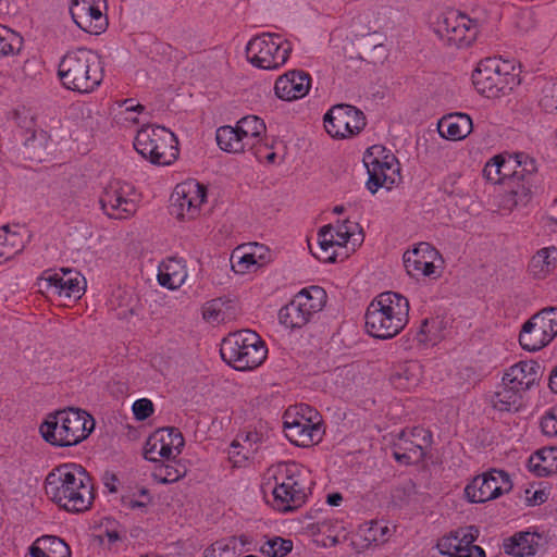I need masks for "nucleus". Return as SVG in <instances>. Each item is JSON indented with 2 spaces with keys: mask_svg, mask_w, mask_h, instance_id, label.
Listing matches in <instances>:
<instances>
[{
  "mask_svg": "<svg viewBox=\"0 0 557 557\" xmlns=\"http://www.w3.org/2000/svg\"><path fill=\"white\" fill-rule=\"evenodd\" d=\"M47 497L69 512H84L94 503L92 484L86 471L74 463L58 466L45 480Z\"/></svg>",
  "mask_w": 557,
  "mask_h": 557,
  "instance_id": "f257e3e1",
  "label": "nucleus"
},
{
  "mask_svg": "<svg viewBox=\"0 0 557 557\" xmlns=\"http://www.w3.org/2000/svg\"><path fill=\"white\" fill-rule=\"evenodd\" d=\"M367 332L381 339L396 336L408 323L409 301L395 292L377 295L366 311Z\"/></svg>",
  "mask_w": 557,
  "mask_h": 557,
  "instance_id": "f03ea898",
  "label": "nucleus"
},
{
  "mask_svg": "<svg viewBox=\"0 0 557 557\" xmlns=\"http://www.w3.org/2000/svg\"><path fill=\"white\" fill-rule=\"evenodd\" d=\"M58 74L66 89L81 94L94 91L103 79L99 57L85 48L67 52L59 64Z\"/></svg>",
  "mask_w": 557,
  "mask_h": 557,
  "instance_id": "7ed1b4c3",
  "label": "nucleus"
},
{
  "mask_svg": "<svg viewBox=\"0 0 557 557\" xmlns=\"http://www.w3.org/2000/svg\"><path fill=\"white\" fill-rule=\"evenodd\" d=\"M267 485L271 484L273 507L283 512L299 508L307 498L306 470L296 462H285L269 469Z\"/></svg>",
  "mask_w": 557,
  "mask_h": 557,
  "instance_id": "20e7f679",
  "label": "nucleus"
},
{
  "mask_svg": "<svg viewBox=\"0 0 557 557\" xmlns=\"http://www.w3.org/2000/svg\"><path fill=\"white\" fill-rule=\"evenodd\" d=\"M95 420L84 410L64 409L49 414L40 425L42 437L55 446H74L94 430Z\"/></svg>",
  "mask_w": 557,
  "mask_h": 557,
  "instance_id": "39448f33",
  "label": "nucleus"
},
{
  "mask_svg": "<svg viewBox=\"0 0 557 557\" xmlns=\"http://www.w3.org/2000/svg\"><path fill=\"white\" fill-rule=\"evenodd\" d=\"M220 354L234 369L246 371L259 367L264 361L268 349L256 332L242 330L222 341Z\"/></svg>",
  "mask_w": 557,
  "mask_h": 557,
  "instance_id": "423d86ee",
  "label": "nucleus"
},
{
  "mask_svg": "<svg viewBox=\"0 0 557 557\" xmlns=\"http://www.w3.org/2000/svg\"><path fill=\"white\" fill-rule=\"evenodd\" d=\"M134 147L152 164L170 165L178 157L175 135L162 126H145L137 132Z\"/></svg>",
  "mask_w": 557,
  "mask_h": 557,
  "instance_id": "0eeeda50",
  "label": "nucleus"
},
{
  "mask_svg": "<svg viewBox=\"0 0 557 557\" xmlns=\"http://www.w3.org/2000/svg\"><path fill=\"white\" fill-rule=\"evenodd\" d=\"M292 44L275 33H263L249 40L246 54L249 62L262 70H277L286 63Z\"/></svg>",
  "mask_w": 557,
  "mask_h": 557,
  "instance_id": "6e6552de",
  "label": "nucleus"
},
{
  "mask_svg": "<svg viewBox=\"0 0 557 557\" xmlns=\"http://www.w3.org/2000/svg\"><path fill=\"white\" fill-rule=\"evenodd\" d=\"M318 413L309 406L289 408L284 413L286 437L295 445L308 447L321 441L323 430L320 421H314Z\"/></svg>",
  "mask_w": 557,
  "mask_h": 557,
  "instance_id": "1a4fd4ad",
  "label": "nucleus"
},
{
  "mask_svg": "<svg viewBox=\"0 0 557 557\" xmlns=\"http://www.w3.org/2000/svg\"><path fill=\"white\" fill-rule=\"evenodd\" d=\"M325 292L319 286L300 290L278 313L280 322L288 329L305 326L312 315L322 310Z\"/></svg>",
  "mask_w": 557,
  "mask_h": 557,
  "instance_id": "9d476101",
  "label": "nucleus"
},
{
  "mask_svg": "<svg viewBox=\"0 0 557 557\" xmlns=\"http://www.w3.org/2000/svg\"><path fill=\"white\" fill-rule=\"evenodd\" d=\"M509 67V63L496 59L481 61L472 74L475 89L488 98L511 90L516 84V75L508 71Z\"/></svg>",
  "mask_w": 557,
  "mask_h": 557,
  "instance_id": "9b49d317",
  "label": "nucleus"
},
{
  "mask_svg": "<svg viewBox=\"0 0 557 557\" xmlns=\"http://www.w3.org/2000/svg\"><path fill=\"white\" fill-rule=\"evenodd\" d=\"M363 163L369 174L367 187L372 194H375L380 187L391 189L400 180L397 159L391 153H385V148L380 145L367 150Z\"/></svg>",
  "mask_w": 557,
  "mask_h": 557,
  "instance_id": "f8f14e48",
  "label": "nucleus"
},
{
  "mask_svg": "<svg viewBox=\"0 0 557 557\" xmlns=\"http://www.w3.org/2000/svg\"><path fill=\"white\" fill-rule=\"evenodd\" d=\"M557 335V308H544L528 320L520 332L519 343L529 351L545 347Z\"/></svg>",
  "mask_w": 557,
  "mask_h": 557,
  "instance_id": "ddd939ff",
  "label": "nucleus"
},
{
  "mask_svg": "<svg viewBox=\"0 0 557 557\" xmlns=\"http://www.w3.org/2000/svg\"><path fill=\"white\" fill-rule=\"evenodd\" d=\"M434 32L446 45L462 48L476 38L478 25L466 14L448 11L437 17Z\"/></svg>",
  "mask_w": 557,
  "mask_h": 557,
  "instance_id": "4468645a",
  "label": "nucleus"
},
{
  "mask_svg": "<svg viewBox=\"0 0 557 557\" xmlns=\"http://www.w3.org/2000/svg\"><path fill=\"white\" fill-rule=\"evenodd\" d=\"M100 206L111 219H127L137 210L135 187L126 182H110L100 196Z\"/></svg>",
  "mask_w": 557,
  "mask_h": 557,
  "instance_id": "2eb2a0df",
  "label": "nucleus"
},
{
  "mask_svg": "<svg viewBox=\"0 0 557 557\" xmlns=\"http://www.w3.org/2000/svg\"><path fill=\"white\" fill-rule=\"evenodd\" d=\"M366 124L363 112L349 104L333 106L324 115V127L334 138H348L357 135Z\"/></svg>",
  "mask_w": 557,
  "mask_h": 557,
  "instance_id": "dca6fc26",
  "label": "nucleus"
},
{
  "mask_svg": "<svg viewBox=\"0 0 557 557\" xmlns=\"http://www.w3.org/2000/svg\"><path fill=\"white\" fill-rule=\"evenodd\" d=\"M512 487L509 475L500 470H492L475 476L465 488L471 503H485L495 499Z\"/></svg>",
  "mask_w": 557,
  "mask_h": 557,
  "instance_id": "f3484780",
  "label": "nucleus"
},
{
  "mask_svg": "<svg viewBox=\"0 0 557 557\" xmlns=\"http://www.w3.org/2000/svg\"><path fill=\"white\" fill-rule=\"evenodd\" d=\"M207 197L206 187L196 181H186L176 185L171 197L172 213L178 219L191 220L198 216Z\"/></svg>",
  "mask_w": 557,
  "mask_h": 557,
  "instance_id": "a211bd4d",
  "label": "nucleus"
},
{
  "mask_svg": "<svg viewBox=\"0 0 557 557\" xmlns=\"http://www.w3.org/2000/svg\"><path fill=\"white\" fill-rule=\"evenodd\" d=\"M106 0H72L70 12L75 24L86 33L98 35L104 32L108 21L103 14Z\"/></svg>",
  "mask_w": 557,
  "mask_h": 557,
  "instance_id": "6ab92c4d",
  "label": "nucleus"
},
{
  "mask_svg": "<svg viewBox=\"0 0 557 557\" xmlns=\"http://www.w3.org/2000/svg\"><path fill=\"white\" fill-rule=\"evenodd\" d=\"M478 535L479 530L475 527L459 529L442 537L437 548L443 557H485L483 548L473 544Z\"/></svg>",
  "mask_w": 557,
  "mask_h": 557,
  "instance_id": "aec40b11",
  "label": "nucleus"
},
{
  "mask_svg": "<svg viewBox=\"0 0 557 557\" xmlns=\"http://www.w3.org/2000/svg\"><path fill=\"white\" fill-rule=\"evenodd\" d=\"M437 262H442V257L440 252L428 243H420L412 250H408L404 253V264L410 276H438Z\"/></svg>",
  "mask_w": 557,
  "mask_h": 557,
  "instance_id": "412c9836",
  "label": "nucleus"
},
{
  "mask_svg": "<svg viewBox=\"0 0 557 557\" xmlns=\"http://www.w3.org/2000/svg\"><path fill=\"white\" fill-rule=\"evenodd\" d=\"M351 225L349 221H344L336 230L330 224L322 226L318 233L319 250L314 256L323 262H335L337 260L335 248H343L354 236Z\"/></svg>",
  "mask_w": 557,
  "mask_h": 557,
  "instance_id": "4be33fe9",
  "label": "nucleus"
},
{
  "mask_svg": "<svg viewBox=\"0 0 557 557\" xmlns=\"http://www.w3.org/2000/svg\"><path fill=\"white\" fill-rule=\"evenodd\" d=\"M61 274L52 273L42 277L41 287L59 296L79 298L85 278L70 269H61Z\"/></svg>",
  "mask_w": 557,
  "mask_h": 557,
  "instance_id": "5701e85b",
  "label": "nucleus"
},
{
  "mask_svg": "<svg viewBox=\"0 0 557 557\" xmlns=\"http://www.w3.org/2000/svg\"><path fill=\"white\" fill-rule=\"evenodd\" d=\"M310 86L311 78L308 73L293 70L276 79L274 91L280 99L292 101L305 97Z\"/></svg>",
  "mask_w": 557,
  "mask_h": 557,
  "instance_id": "b1692460",
  "label": "nucleus"
},
{
  "mask_svg": "<svg viewBox=\"0 0 557 557\" xmlns=\"http://www.w3.org/2000/svg\"><path fill=\"white\" fill-rule=\"evenodd\" d=\"M541 366L533 361H520L511 366L503 376L504 384H510L519 392L530 389L542 377Z\"/></svg>",
  "mask_w": 557,
  "mask_h": 557,
  "instance_id": "393cba45",
  "label": "nucleus"
},
{
  "mask_svg": "<svg viewBox=\"0 0 557 557\" xmlns=\"http://www.w3.org/2000/svg\"><path fill=\"white\" fill-rule=\"evenodd\" d=\"M422 377V366L418 361H405L393 368L389 382L399 391H411Z\"/></svg>",
  "mask_w": 557,
  "mask_h": 557,
  "instance_id": "a878e982",
  "label": "nucleus"
},
{
  "mask_svg": "<svg viewBox=\"0 0 557 557\" xmlns=\"http://www.w3.org/2000/svg\"><path fill=\"white\" fill-rule=\"evenodd\" d=\"M471 117L466 113H454L442 117L437 129L442 137L449 140H461L472 132Z\"/></svg>",
  "mask_w": 557,
  "mask_h": 557,
  "instance_id": "bb28decb",
  "label": "nucleus"
},
{
  "mask_svg": "<svg viewBox=\"0 0 557 557\" xmlns=\"http://www.w3.org/2000/svg\"><path fill=\"white\" fill-rule=\"evenodd\" d=\"M557 267V249L546 247L540 249L530 260L529 273L537 280L548 276Z\"/></svg>",
  "mask_w": 557,
  "mask_h": 557,
  "instance_id": "cd10ccee",
  "label": "nucleus"
},
{
  "mask_svg": "<svg viewBox=\"0 0 557 557\" xmlns=\"http://www.w3.org/2000/svg\"><path fill=\"white\" fill-rule=\"evenodd\" d=\"M235 315V302L222 298L212 299L203 306L202 317L212 324L230 321Z\"/></svg>",
  "mask_w": 557,
  "mask_h": 557,
  "instance_id": "c85d7f7f",
  "label": "nucleus"
},
{
  "mask_svg": "<svg viewBox=\"0 0 557 557\" xmlns=\"http://www.w3.org/2000/svg\"><path fill=\"white\" fill-rule=\"evenodd\" d=\"M257 434L248 433L237 436L228 448V459L234 467H242L256 453Z\"/></svg>",
  "mask_w": 557,
  "mask_h": 557,
  "instance_id": "c756f323",
  "label": "nucleus"
},
{
  "mask_svg": "<svg viewBox=\"0 0 557 557\" xmlns=\"http://www.w3.org/2000/svg\"><path fill=\"white\" fill-rule=\"evenodd\" d=\"M160 440L162 444L159 461L163 459L165 461L175 460L185 445L182 433L175 428H164L160 430Z\"/></svg>",
  "mask_w": 557,
  "mask_h": 557,
  "instance_id": "7c9ffc66",
  "label": "nucleus"
},
{
  "mask_svg": "<svg viewBox=\"0 0 557 557\" xmlns=\"http://www.w3.org/2000/svg\"><path fill=\"white\" fill-rule=\"evenodd\" d=\"M536 536L530 532L516 534L504 543L505 553L515 557L533 556L536 553Z\"/></svg>",
  "mask_w": 557,
  "mask_h": 557,
  "instance_id": "2f4dec72",
  "label": "nucleus"
},
{
  "mask_svg": "<svg viewBox=\"0 0 557 557\" xmlns=\"http://www.w3.org/2000/svg\"><path fill=\"white\" fill-rule=\"evenodd\" d=\"M216 143L219 147L227 152H242L246 147H251L252 143L244 141L237 127L221 126L216 131Z\"/></svg>",
  "mask_w": 557,
  "mask_h": 557,
  "instance_id": "473e14b6",
  "label": "nucleus"
},
{
  "mask_svg": "<svg viewBox=\"0 0 557 557\" xmlns=\"http://www.w3.org/2000/svg\"><path fill=\"white\" fill-rule=\"evenodd\" d=\"M24 248V237L9 228L2 226L0 228V264L12 259Z\"/></svg>",
  "mask_w": 557,
  "mask_h": 557,
  "instance_id": "72a5a7b5",
  "label": "nucleus"
},
{
  "mask_svg": "<svg viewBox=\"0 0 557 557\" xmlns=\"http://www.w3.org/2000/svg\"><path fill=\"white\" fill-rule=\"evenodd\" d=\"M530 469L539 476L557 472V447L544 448L529 460Z\"/></svg>",
  "mask_w": 557,
  "mask_h": 557,
  "instance_id": "f704fd0d",
  "label": "nucleus"
},
{
  "mask_svg": "<svg viewBox=\"0 0 557 557\" xmlns=\"http://www.w3.org/2000/svg\"><path fill=\"white\" fill-rule=\"evenodd\" d=\"M423 447L410 438L399 437V442L395 446L394 457L396 460L405 463H418L423 460L425 450Z\"/></svg>",
  "mask_w": 557,
  "mask_h": 557,
  "instance_id": "c9c22d12",
  "label": "nucleus"
},
{
  "mask_svg": "<svg viewBox=\"0 0 557 557\" xmlns=\"http://www.w3.org/2000/svg\"><path fill=\"white\" fill-rule=\"evenodd\" d=\"M521 392L510 384H504L492 397V405L499 411L517 410L520 406Z\"/></svg>",
  "mask_w": 557,
  "mask_h": 557,
  "instance_id": "e433bc0d",
  "label": "nucleus"
},
{
  "mask_svg": "<svg viewBox=\"0 0 557 557\" xmlns=\"http://www.w3.org/2000/svg\"><path fill=\"white\" fill-rule=\"evenodd\" d=\"M245 544L246 541L243 537L222 539L205 550V557H237Z\"/></svg>",
  "mask_w": 557,
  "mask_h": 557,
  "instance_id": "4c0bfd02",
  "label": "nucleus"
},
{
  "mask_svg": "<svg viewBox=\"0 0 557 557\" xmlns=\"http://www.w3.org/2000/svg\"><path fill=\"white\" fill-rule=\"evenodd\" d=\"M37 553L47 554L48 557H71L69 545L60 537L44 535L33 543Z\"/></svg>",
  "mask_w": 557,
  "mask_h": 557,
  "instance_id": "58836bf2",
  "label": "nucleus"
},
{
  "mask_svg": "<svg viewBox=\"0 0 557 557\" xmlns=\"http://www.w3.org/2000/svg\"><path fill=\"white\" fill-rule=\"evenodd\" d=\"M236 127L244 141L252 143V145L255 144L253 140L260 138L267 129L264 122L256 115L240 119Z\"/></svg>",
  "mask_w": 557,
  "mask_h": 557,
  "instance_id": "ea45409f",
  "label": "nucleus"
},
{
  "mask_svg": "<svg viewBox=\"0 0 557 557\" xmlns=\"http://www.w3.org/2000/svg\"><path fill=\"white\" fill-rule=\"evenodd\" d=\"M360 535L368 544H383L392 534L389 527L380 521H370L359 529Z\"/></svg>",
  "mask_w": 557,
  "mask_h": 557,
  "instance_id": "a19ab883",
  "label": "nucleus"
},
{
  "mask_svg": "<svg viewBox=\"0 0 557 557\" xmlns=\"http://www.w3.org/2000/svg\"><path fill=\"white\" fill-rule=\"evenodd\" d=\"M159 462L160 463L156 466L152 472V478L158 483H173L178 481L185 474V468L181 465H176L174 460Z\"/></svg>",
  "mask_w": 557,
  "mask_h": 557,
  "instance_id": "79ce46f5",
  "label": "nucleus"
},
{
  "mask_svg": "<svg viewBox=\"0 0 557 557\" xmlns=\"http://www.w3.org/2000/svg\"><path fill=\"white\" fill-rule=\"evenodd\" d=\"M22 47L23 38L14 30L0 24V57L16 54Z\"/></svg>",
  "mask_w": 557,
  "mask_h": 557,
  "instance_id": "37998d69",
  "label": "nucleus"
},
{
  "mask_svg": "<svg viewBox=\"0 0 557 557\" xmlns=\"http://www.w3.org/2000/svg\"><path fill=\"white\" fill-rule=\"evenodd\" d=\"M176 267H180V264L171 261V263L165 267L164 271H160L158 274L160 285L170 289H176L184 283L186 273L183 268L178 271L175 269Z\"/></svg>",
  "mask_w": 557,
  "mask_h": 557,
  "instance_id": "c03bdc74",
  "label": "nucleus"
},
{
  "mask_svg": "<svg viewBox=\"0 0 557 557\" xmlns=\"http://www.w3.org/2000/svg\"><path fill=\"white\" fill-rule=\"evenodd\" d=\"M232 268L237 273H245L251 267L259 264L256 251H245L237 248L231 257Z\"/></svg>",
  "mask_w": 557,
  "mask_h": 557,
  "instance_id": "a18cd8bd",
  "label": "nucleus"
},
{
  "mask_svg": "<svg viewBox=\"0 0 557 557\" xmlns=\"http://www.w3.org/2000/svg\"><path fill=\"white\" fill-rule=\"evenodd\" d=\"M517 160L519 168L515 169V181L513 182H528L535 181L536 164L534 159L530 158L525 153H517Z\"/></svg>",
  "mask_w": 557,
  "mask_h": 557,
  "instance_id": "49530a36",
  "label": "nucleus"
},
{
  "mask_svg": "<svg viewBox=\"0 0 557 557\" xmlns=\"http://www.w3.org/2000/svg\"><path fill=\"white\" fill-rule=\"evenodd\" d=\"M292 548L293 543L290 541L275 537L263 545L262 553L268 557H284L292 550Z\"/></svg>",
  "mask_w": 557,
  "mask_h": 557,
  "instance_id": "de8ad7c7",
  "label": "nucleus"
},
{
  "mask_svg": "<svg viewBox=\"0 0 557 557\" xmlns=\"http://www.w3.org/2000/svg\"><path fill=\"white\" fill-rule=\"evenodd\" d=\"M513 183L515 185L511 187L510 191H512L516 198L519 199L518 202L521 203V206H527L531 201L532 196L537 188L536 182L528 181Z\"/></svg>",
  "mask_w": 557,
  "mask_h": 557,
  "instance_id": "09e8293b",
  "label": "nucleus"
},
{
  "mask_svg": "<svg viewBox=\"0 0 557 557\" xmlns=\"http://www.w3.org/2000/svg\"><path fill=\"white\" fill-rule=\"evenodd\" d=\"M540 106L548 113H557V82L547 84L543 88Z\"/></svg>",
  "mask_w": 557,
  "mask_h": 557,
  "instance_id": "8fccbe9b",
  "label": "nucleus"
},
{
  "mask_svg": "<svg viewBox=\"0 0 557 557\" xmlns=\"http://www.w3.org/2000/svg\"><path fill=\"white\" fill-rule=\"evenodd\" d=\"M162 441L160 440V430L156 431L146 442L144 457L152 462H159Z\"/></svg>",
  "mask_w": 557,
  "mask_h": 557,
  "instance_id": "3c124183",
  "label": "nucleus"
},
{
  "mask_svg": "<svg viewBox=\"0 0 557 557\" xmlns=\"http://www.w3.org/2000/svg\"><path fill=\"white\" fill-rule=\"evenodd\" d=\"M499 157V163H500V170H502V176L503 182L505 180H511L515 181V169L519 168V162L517 160V153L516 154H498Z\"/></svg>",
  "mask_w": 557,
  "mask_h": 557,
  "instance_id": "603ef678",
  "label": "nucleus"
},
{
  "mask_svg": "<svg viewBox=\"0 0 557 557\" xmlns=\"http://www.w3.org/2000/svg\"><path fill=\"white\" fill-rule=\"evenodd\" d=\"M400 437L413 440L416 441L417 444L428 448L430 447L432 442L431 433L428 430L420 426H416L411 429L409 432H401Z\"/></svg>",
  "mask_w": 557,
  "mask_h": 557,
  "instance_id": "864d4df0",
  "label": "nucleus"
},
{
  "mask_svg": "<svg viewBox=\"0 0 557 557\" xmlns=\"http://www.w3.org/2000/svg\"><path fill=\"white\" fill-rule=\"evenodd\" d=\"M499 157H493L484 166L483 174L487 181L497 184L503 183Z\"/></svg>",
  "mask_w": 557,
  "mask_h": 557,
  "instance_id": "5fc2aeb1",
  "label": "nucleus"
},
{
  "mask_svg": "<svg viewBox=\"0 0 557 557\" xmlns=\"http://www.w3.org/2000/svg\"><path fill=\"white\" fill-rule=\"evenodd\" d=\"M133 413L138 421H144L153 413V404L148 398H140L133 404Z\"/></svg>",
  "mask_w": 557,
  "mask_h": 557,
  "instance_id": "6e6d98bb",
  "label": "nucleus"
},
{
  "mask_svg": "<svg viewBox=\"0 0 557 557\" xmlns=\"http://www.w3.org/2000/svg\"><path fill=\"white\" fill-rule=\"evenodd\" d=\"M541 429L547 436L557 435V408L552 409L542 418Z\"/></svg>",
  "mask_w": 557,
  "mask_h": 557,
  "instance_id": "4d7b16f0",
  "label": "nucleus"
},
{
  "mask_svg": "<svg viewBox=\"0 0 557 557\" xmlns=\"http://www.w3.org/2000/svg\"><path fill=\"white\" fill-rule=\"evenodd\" d=\"M435 321L424 320L421 324L420 331L416 335V339L419 344L428 345L430 343L434 344L436 338L431 335V329L434 325Z\"/></svg>",
  "mask_w": 557,
  "mask_h": 557,
  "instance_id": "13d9d810",
  "label": "nucleus"
},
{
  "mask_svg": "<svg viewBox=\"0 0 557 557\" xmlns=\"http://www.w3.org/2000/svg\"><path fill=\"white\" fill-rule=\"evenodd\" d=\"M518 200L519 199L516 198L512 191L509 190L502 197L500 207L505 210L512 211L515 208L522 207Z\"/></svg>",
  "mask_w": 557,
  "mask_h": 557,
  "instance_id": "bf43d9fd",
  "label": "nucleus"
},
{
  "mask_svg": "<svg viewBox=\"0 0 557 557\" xmlns=\"http://www.w3.org/2000/svg\"><path fill=\"white\" fill-rule=\"evenodd\" d=\"M123 505L129 509H137V508H145L147 506V503L136 500L132 497H124Z\"/></svg>",
  "mask_w": 557,
  "mask_h": 557,
  "instance_id": "052dcab7",
  "label": "nucleus"
},
{
  "mask_svg": "<svg viewBox=\"0 0 557 557\" xmlns=\"http://www.w3.org/2000/svg\"><path fill=\"white\" fill-rule=\"evenodd\" d=\"M343 500V496L339 493H333L327 496V504L331 506H338Z\"/></svg>",
  "mask_w": 557,
  "mask_h": 557,
  "instance_id": "680f3d73",
  "label": "nucleus"
},
{
  "mask_svg": "<svg viewBox=\"0 0 557 557\" xmlns=\"http://www.w3.org/2000/svg\"><path fill=\"white\" fill-rule=\"evenodd\" d=\"M549 387L554 393L557 394V367L549 376Z\"/></svg>",
  "mask_w": 557,
  "mask_h": 557,
  "instance_id": "e2e57ef3",
  "label": "nucleus"
},
{
  "mask_svg": "<svg viewBox=\"0 0 557 557\" xmlns=\"http://www.w3.org/2000/svg\"><path fill=\"white\" fill-rule=\"evenodd\" d=\"M37 548L34 544L29 547V557H48L47 554H41L36 552Z\"/></svg>",
  "mask_w": 557,
  "mask_h": 557,
  "instance_id": "0e129e2a",
  "label": "nucleus"
},
{
  "mask_svg": "<svg viewBox=\"0 0 557 557\" xmlns=\"http://www.w3.org/2000/svg\"><path fill=\"white\" fill-rule=\"evenodd\" d=\"M111 481H112V482H106V483H104V485H106V487H107L111 493H114V492H116V486H115V484H114L115 478H114V476H112V478H111Z\"/></svg>",
  "mask_w": 557,
  "mask_h": 557,
  "instance_id": "69168bd1",
  "label": "nucleus"
},
{
  "mask_svg": "<svg viewBox=\"0 0 557 557\" xmlns=\"http://www.w3.org/2000/svg\"><path fill=\"white\" fill-rule=\"evenodd\" d=\"M144 109L143 106L140 104H137V106H127L126 107V110L127 111H141Z\"/></svg>",
  "mask_w": 557,
  "mask_h": 557,
  "instance_id": "338daca9",
  "label": "nucleus"
},
{
  "mask_svg": "<svg viewBox=\"0 0 557 557\" xmlns=\"http://www.w3.org/2000/svg\"><path fill=\"white\" fill-rule=\"evenodd\" d=\"M108 537H109L110 542H114V541L119 540V534L116 532H109Z\"/></svg>",
  "mask_w": 557,
  "mask_h": 557,
  "instance_id": "774afa93",
  "label": "nucleus"
}]
</instances>
